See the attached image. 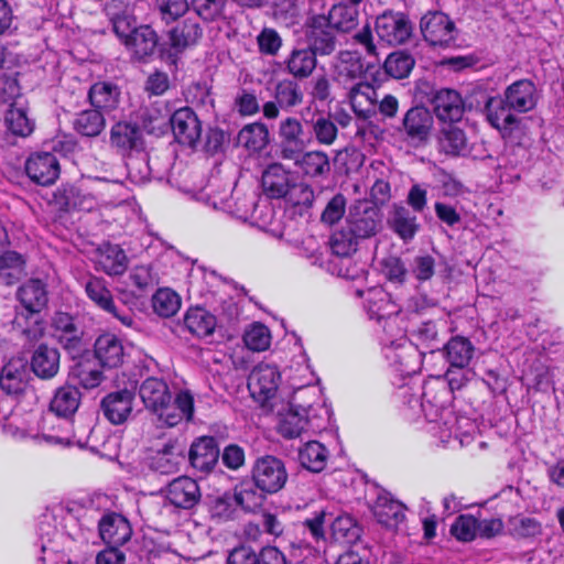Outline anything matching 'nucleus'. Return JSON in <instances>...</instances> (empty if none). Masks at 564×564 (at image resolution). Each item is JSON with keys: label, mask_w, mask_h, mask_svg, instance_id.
<instances>
[{"label": "nucleus", "mask_w": 564, "mask_h": 564, "mask_svg": "<svg viewBox=\"0 0 564 564\" xmlns=\"http://www.w3.org/2000/svg\"><path fill=\"white\" fill-rule=\"evenodd\" d=\"M538 99L535 84L522 78L507 86L502 95L489 96L485 89L475 90L469 107L482 110L488 123L505 141L516 142L524 135L527 128L519 115L533 110Z\"/></svg>", "instance_id": "nucleus-1"}, {"label": "nucleus", "mask_w": 564, "mask_h": 564, "mask_svg": "<svg viewBox=\"0 0 564 564\" xmlns=\"http://www.w3.org/2000/svg\"><path fill=\"white\" fill-rule=\"evenodd\" d=\"M434 129V118L429 108L422 105L409 108L402 118L398 132L414 148L426 145Z\"/></svg>", "instance_id": "nucleus-2"}, {"label": "nucleus", "mask_w": 564, "mask_h": 564, "mask_svg": "<svg viewBox=\"0 0 564 564\" xmlns=\"http://www.w3.org/2000/svg\"><path fill=\"white\" fill-rule=\"evenodd\" d=\"M250 475L257 487L270 495L280 492L289 479L284 462L269 454L256 458Z\"/></svg>", "instance_id": "nucleus-3"}, {"label": "nucleus", "mask_w": 564, "mask_h": 564, "mask_svg": "<svg viewBox=\"0 0 564 564\" xmlns=\"http://www.w3.org/2000/svg\"><path fill=\"white\" fill-rule=\"evenodd\" d=\"M306 46L318 57L333 55L339 44L338 33L330 26L324 14H313L304 23Z\"/></svg>", "instance_id": "nucleus-4"}, {"label": "nucleus", "mask_w": 564, "mask_h": 564, "mask_svg": "<svg viewBox=\"0 0 564 564\" xmlns=\"http://www.w3.org/2000/svg\"><path fill=\"white\" fill-rule=\"evenodd\" d=\"M304 101L301 85L292 78H283L274 85L273 100L263 104V117L268 120L278 119L280 111H291Z\"/></svg>", "instance_id": "nucleus-5"}, {"label": "nucleus", "mask_w": 564, "mask_h": 564, "mask_svg": "<svg viewBox=\"0 0 564 564\" xmlns=\"http://www.w3.org/2000/svg\"><path fill=\"white\" fill-rule=\"evenodd\" d=\"M422 36L434 47H448L456 40V25L444 12L429 11L420 21Z\"/></svg>", "instance_id": "nucleus-6"}, {"label": "nucleus", "mask_w": 564, "mask_h": 564, "mask_svg": "<svg viewBox=\"0 0 564 564\" xmlns=\"http://www.w3.org/2000/svg\"><path fill=\"white\" fill-rule=\"evenodd\" d=\"M195 400L188 390H180L175 397L171 394L161 409L152 414L161 425L174 427L183 421L191 422L194 416Z\"/></svg>", "instance_id": "nucleus-7"}, {"label": "nucleus", "mask_w": 564, "mask_h": 564, "mask_svg": "<svg viewBox=\"0 0 564 564\" xmlns=\"http://www.w3.org/2000/svg\"><path fill=\"white\" fill-rule=\"evenodd\" d=\"M175 141L191 149H196L202 138V121L188 106L176 109L169 118Z\"/></svg>", "instance_id": "nucleus-8"}, {"label": "nucleus", "mask_w": 564, "mask_h": 564, "mask_svg": "<svg viewBox=\"0 0 564 564\" xmlns=\"http://www.w3.org/2000/svg\"><path fill=\"white\" fill-rule=\"evenodd\" d=\"M380 40L390 45H401L409 41L413 26L408 14L393 10H386L377 17L375 24Z\"/></svg>", "instance_id": "nucleus-9"}, {"label": "nucleus", "mask_w": 564, "mask_h": 564, "mask_svg": "<svg viewBox=\"0 0 564 564\" xmlns=\"http://www.w3.org/2000/svg\"><path fill=\"white\" fill-rule=\"evenodd\" d=\"M85 293L87 297L101 311L117 318L124 326H132L133 317L128 311H120L113 300L112 293L108 288L107 281L102 276L90 274L85 282Z\"/></svg>", "instance_id": "nucleus-10"}, {"label": "nucleus", "mask_w": 564, "mask_h": 564, "mask_svg": "<svg viewBox=\"0 0 564 564\" xmlns=\"http://www.w3.org/2000/svg\"><path fill=\"white\" fill-rule=\"evenodd\" d=\"M280 381L281 373L276 366L259 364L248 377V389L251 397L264 405L275 397Z\"/></svg>", "instance_id": "nucleus-11"}, {"label": "nucleus", "mask_w": 564, "mask_h": 564, "mask_svg": "<svg viewBox=\"0 0 564 564\" xmlns=\"http://www.w3.org/2000/svg\"><path fill=\"white\" fill-rule=\"evenodd\" d=\"M109 143L122 156L142 152L145 144L141 127L127 120H119L111 126Z\"/></svg>", "instance_id": "nucleus-12"}, {"label": "nucleus", "mask_w": 564, "mask_h": 564, "mask_svg": "<svg viewBox=\"0 0 564 564\" xmlns=\"http://www.w3.org/2000/svg\"><path fill=\"white\" fill-rule=\"evenodd\" d=\"M278 137L279 158L295 159L300 151H304L310 142L305 139L304 126L296 117L289 116L279 122Z\"/></svg>", "instance_id": "nucleus-13"}, {"label": "nucleus", "mask_w": 564, "mask_h": 564, "mask_svg": "<svg viewBox=\"0 0 564 564\" xmlns=\"http://www.w3.org/2000/svg\"><path fill=\"white\" fill-rule=\"evenodd\" d=\"M478 89L479 88L473 89L466 100H464L460 94L455 89L442 88L435 91L431 104L438 120L448 123L460 121L466 107L470 110L473 109L469 107V98L473 93Z\"/></svg>", "instance_id": "nucleus-14"}, {"label": "nucleus", "mask_w": 564, "mask_h": 564, "mask_svg": "<svg viewBox=\"0 0 564 564\" xmlns=\"http://www.w3.org/2000/svg\"><path fill=\"white\" fill-rule=\"evenodd\" d=\"M52 336L68 352L79 354L83 350V329L77 325L73 315L66 312H55L51 321Z\"/></svg>", "instance_id": "nucleus-15"}, {"label": "nucleus", "mask_w": 564, "mask_h": 564, "mask_svg": "<svg viewBox=\"0 0 564 564\" xmlns=\"http://www.w3.org/2000/svg\"><path fill=\"white\" fill-rule=\"evenodd\" d=\"M24 170L29 178L41 186H50L61 174L58 159L51 152H34L25 161Z\"/></svg>", "instance_id": "nucleus-16"}, {"label": "nucleus", "mask_w": 564, "mask_h": 564, "mask_svg": "<svg viewBox=\"0 0 564 564\" xmlns=\"http://www.w3.org/2000/svg\"><path fill=\"white\" fill-rule=\"evenodd\" d=\"M98 534L106 545L121 547L131 540L133 530L123 514L107 511L98 521Z\"/></svg>", "instance_id": "nucleus-17"}, {"label": "nucleus", "mask_w": 564, "mask_h": 564, "mask_svg": "<svg viewBox=\"0 0 564 564\" xmlns=\"http://www.w3.org/2000/svg\"><path fill=\"white\" fill-rule=\"evenodd\" d=\"M296 174L280 162L270 163L262 172L261 187L270 199H282L292 188Z\"/></svg>", "instance_id": "nucleus-18"}, {"label": "nucleus", "mask_w": 564, "mask_h": 564, "mask_svg": "<svg viewBox=\"0 0 564 564\" xmlns=\"http://www.w3.org/2000/svg\"><path fill=\"white\" fill-rule=\"evenodd\" d=\"M135 393L127 388L107 393L100 402L102 414L113 425L127 422L133 410Z\"/></svg>", "instance_id": "nucleus-19"}, {"label": "nucleus", "mask_w": 564, "mask_h": 564, "mask_svg": "<svg viewBox=\"0 0 564 564\" xmlns=\"http://www.w3.org/2000/svg\"><path fill=\"white\" fill-rule=\"evenodd\" d=\"M166 499L177 509L192 510L202 499L199 485L191 477L180 476L167 485Z\"/></svg>", "instance_id": "nucleus-20"}, {"label": "nucleus", "mask_w": 564, "mask_h": 564, "mask_svg": "<svg viewBox=\"0 0 564 564\" xmlns=\"http://www.w3.org/2000/svg\"><path fill=\"white\" fill-rule=\"evenodd\" d=\"M284 160L294 162L303 177L313 182L326 181L332 171L329 156L322 150L300 151L295 159Z\"/></svg>", "instance_id": "nucleus-21"}, {"label": "nucleus", "mask_w": 564, "mask_h": 564, "mask_svg": "<svg viewBox=\"0 0 564 564\" xmlns=\"http://www.w3.org/2000/svg\"><path fill=\"white\" fill-rule=\"evenodd\" d=\"M381 213L375 206H356L349 212L345 225L360 240L371 238L377 235L381 227Z\"/></svg>", "instance_id": "nucleus-22"}, {"label": "nucleus", "mask_w": 564, "mask_h": 564, "mask_svg": "<svg viewBox=\"0 0 564 564\" xmlns=\"http://www.w3.org/2000/svg\"><path fill=\"white\" fill-rule=\"evenodd\" d=\"M128 264V256L119 245L105 241L95 250V269L109 276L122 275Z\"/></svg>", "instance_id": "nucleus-23"}, {"label": "nucleus", "mask_w": 564, "mask_h": 564, "mask_svg": "<svg viewBox=\"0 0 564 564\" xmlns=\"http://www.w3.org/2000/svg\"><path fill=\"white\" fill-rule=\"evenodd\" d=\"M17 299L26 312L21 317L39 315L48 303L47 285L41 279H30L18 289Z\"/></svg>", "instance_id": "nucleus-24"}, {"label": "nucleus", "mask_w": 564, "mask_h": 564, "mask_svg": "<svg viewBox=\"0 0 564 564\" xmlns=\"http://www.w3.org/2000/svg\"><path fill=\"white\" fill-rule=\"evenodd\" d=\"M61 368V352L46 343L35 347L30 357V369L41 380H51L56 377Z\"/></svg>", "instance_id": "nucleus-25"}, {"label": "nucleus", "mask_w": 564, "mask_h": 564, "mask_svg": "<svg viewBox=\"0 0 564 564\" xmlns=\"http://www.w3.org/2000/svg\"><path fill=\"white\" fill-rule=\"evenodd\" d=\"M219 455L217 440L214 436H200L192 443L188 459L193 468L209 473L217 465Z\"/></svg>", "instance_id": "nucleus-26"}, {"label": "nucleus", "mask_w": 564, "mask_h": 564, "mask_svg": "<svg viewBox=\"0 0 564 564\" xmlns=\"http://www.w3.org/2000/svg\"><path fill=\"white\" fill-rule=\"evenodd\" d=\"M159 35L149 24H139L131 37L124 42V47L132 57L139 62L147 63L159 48Z\"/></svg>", "instance_id": "nucleus-27"}, {"label": "nucleus", "mask_w": 564, "mask_h": 564, "mask_svg": "<svg viewBox=\"0 0 564 564\" xmlns=\"http://www.w3.org/2000/svg\"><path fill=\"white\" fill-rule=\"evenodd\" d=\"M28 386L26 362L21 358H11L0 371V389L10 397L24 394Z\"/></svg>", "instance_id": "nucleus-28"}, {"label": "nucleus", "mask_w": 564, "mask_h": 564, "mask_svg": "<svg viewBox=\"0 0 564 564\" xmlns=\"http://www.w3.org/2000/svg\"><path fill=\"white\" fill-rule=\"evenodd\" d=\"M94 355L101 367L117 368L123 364V343L117 335L104 333L95 340Z\"/></svg>", "instance_id": "nucleus-29"}, {"label": "nucleus", "mask_w": 564, "mask_h": 564, "mask_svg": "<svg viewBox=\"0 0 564 564\" xmlns=\"http://www.w3.org/2000/svg\"><path fill=\"white\" fill-rule=\"evenodd\" d=\"M184 454V447L176 440H170L149 457V468L162 475L176 473Z\"/></svg>", "instance_id": "nucleus-30"}, {"label": "nucleus", "mask_w": 564, "mask_h": 564, "mask_svg": "<svg viewBox=\"0 0 564 564\" xmlns=\"http://www.w3.org/2000/svg\"><path fill=\"white\" fill-rule=\"evenodd\" d=\"M372 513L381 525L393 529L404 521L405 506L384 491L373 502Z\"/></svg>", "instance_id": "nucleus-31"}, {"label": "nucleus", "mask_w": 564, "mask_h": 564, "mask_svg": "<svg viewBox=\"0 0 564 564\" xmlns=\"http://www.w3.org/2000/svg\"><path fill=\"white\" fill-rule=\"evenodd\" d=\"M120 88L107 80L94 83L88 90L87 98L90 106L102 113L116 110L120 102Z\"/></svg>", "instance_id": "nucleus-32"}, {"label": "nucleus", "mask_w": 564, "mask_h": 564, "mask_svg": "<svg viewBox=\"0 0 564 564\" xmlns=\"http://www.w3.org/2000/svg\"><path fill=\"white\" fill-rule=\"evenodd\" d=\"M82 401V393L77 387L65 383L58 387L50 401L48 409L58 417L72 419L77 412Z\"/></svg>", "instance_id": "nucleus-33"}, {"label": "nucleus", "mask_w": 564, "mask_h": 564, "mask_svg": "<svg viewBox=\"0 0 564 564\" xmlns=\"http://www.w3.org/2000/svg\"><path fill=\"white\" fill-rule=\"evenodd\" d=\"M139 397L145 408L151 414L161 409L164 401L172 394L167 382L158 377H148L144 379L138 390Z\"/></svg>", "instance_id": "nucleus-34"}, {"label": "nucleus", "mask_w": 564, "mask_h": 564, "mask_svg": "<svg viewBox=\"0 0 564 564\" xmlns=\"http://www.w3.org/2000/svg\"><path fill=\"white\" fill-rule=\"evenodd\" d=\"M86 200L87 197L79 187L73 184H62L53 192L48 203L59 215H64L73 210L85 209Z\"/></svg>", "instance_id": "nucleus-35"}, {"label": "nucleus", "mask_w": 564, "mask_h": 564, "mask_svg": "<svg viewBox=\"0 0 564 564\" xmlns=\"http://www.w3.org/2000/svg\"><path fill=\"white\" fill-rule=\"evenodd\" d=\"M185 328L197 338H206L215 333L217 318L202 306L189 307L184 315Z\"/></svg>", "instance_id": "nucleus-36"}, {"label": "nucleus", "mask_w": 564, "mask_h": 564, "mask_svg": "<svg viewBox=\"0 0 564 564\" xmlns=\"http://www.w3.org/2000/svg\"><path fill=\"white\" fill-rule=\"evenodd\" d=\"M203 35V29L196 19L186 18L169 31L170 45L176 52L197 44Z\"/></svg>", "instance_id": "nucleus-37"}, {"label": "nucleus", "mask_w": 564, "mask_h": 564, "mask_svg": "<svg viewBox=\"0 0 564 564\" xmlns=\"http://www.w3.org/2000/svg\"><path fill=\"white\" fill-rule=\"evenodd\" d=\"M73 130L83 138L94 139L106 129L105 113L95 108L77 112L72 121Z\"/></svg>", "instance_id": "nucleus-38"}, {"label": "nucleus", "mask_w": 564, "mask_h": 564, "mask_svg": "<svg viewBox=\"0 0 564 564\" xmlns=\"http://www.w3.org/2000/svg\"><path fill=\"white\" fill-rule=\"evenodd\" d=\"M390 229L404 242L411 241L420 230V224L414 214L406 207L394 205L388 219Z\"/></svg>", "instance_id": "nucleus-39"}, {"label": "nucleus", "mask_w": 564, "mask_h": 564, "mask_svg": "<svg viewBox=\"0 0 564 564\" xmlns=\"http://www.w3.org/2000/svg\"><path fill=\"white\" fill-rule=\"evenodd\" d=\"M443 350L449 366L467 368L474 357L475 346L469 338L457 335L444 345Z\"/></svg>", "instance_id": "nucleus-40"}, {"label": "nucleus", "mask_w": 564, "mask_h": 564, "mask_svg": "<svg viewBox=\"0 0 564 564\" xmlns=\"http://www.w3.org/2000/svg\"><path fill=\"white\" fill-rule=\"evenodd\" d=\"M26 275V260L23 254L7 250L0 254V283L13 285Z\"/></svg>", "instance_id": "nucleus-41"}, {"label": "nucleus", "mask_w": 564, "mask_h": 564, "mask_svg": "<svg viewBox=\"0 0 564 564\" xmlns=\"http://www.w3.org/2000/svg\"><path fill=\"white\" fill-rule=\"evenodd\" d=\"M317 57L307 46L294 48L285 61V68L293 79L308 78L316 68Z\"/></svg>", "instance_id": "nucleus-42"}, {"label": "nucleus", "mask_w": 564, "mask_h": 564, "mask_svg": "<svg viewBox=\"0 0 564 564\" xmlns=\"http://www.w3.org/2000/svg\"><path fill=\"white\" fill-rule=\"evenodd\" d=\"M328 459V448L318 441H308L299 449V462L308 471H323L327 466Z\"/></svg>", "instance_id": "nucleus-43"}, {"label": "nucleus", "mask_w": 564, "mask_h": 564, "mask_svg": "<svg viewBox=\"0 0 564 564\" xmlns=\"http://www.w3.org/2000/svg\"><path fill=\"white\" fill-rule=\"evenodd\" d=\"M4 122L7 129L17 137L26 138L35 129V120L29 116V109L18 104H12L6 112Z\"/></svg>", "instance_id": "nucleus-44"}, {"label": "nucleus", "mask_w": 564, "mask_h": 564, "mask_svg": "<svg viewBox=\"0 0 564 564\" xmlns=\"http://www.w3.org/2000/svg\"><path fill=\"white\" fill-rule=\"evenodd\" d=\"M358 10L352 6L343 3L334 4L327 14H324L326 22L339 34L349 33L358 25Z\"/></svg>", "instance_id": "nucleus-45"}, {"label": "nucleus", "mask_w": 564, "mask_h": 564, "mask_svg": "<svg viewBox=\"0 0 564 564\" xmlns=\"http://www.w3.org/2000/svg\"><path fill=\"white\" fill-rule=\"evenodd\" d=\"M311 135L319 145L332 147L338 139V127L333 113L318 112L311 120Z\"/></svg>", "instance_id": "nucleus-46"}, {"label": "nucleus", "mask_w": 564, "mask_h": 564, "mask_svg": "<svg viewBox=\"0 0 564 564\" xmlns=\"http://www.w3.org/2000/svg\"><path fill=\"white\" fill-rule=\"evenodd\" d=\"M237 141L249 151L261 152L270 142V132L262 122L248 123L239 131Z\"/></svg>", "instance_id": "nucleus-47"}, {"label": "nucleus", "mask_w": 564, "mask_h": 564, "mask_svg": "<svg viewBox=\"0 0 564 564\" xmlns=\"http://www.w3.org/2000/svg\"><path fill=\"white\" fill-rule=\"evenodd\" d=\"M438 147L447 155L458 156L467 150V138L463 129L448 123L440 130Z\"/></svg>", "instance_id": "nucleus-48"}, {"label": "nucleus", "mask_w": 564, "mask_h": 564, "mask_svg": "<svg viewBox=\"0 0 564 564\" xmlns=\"http://www.w3.org/2000/svg\"><path fill=\"white\" fill-rule=\"evenodd\" d=\"M330 530L333 539L341 544L356 543L362 533L357 520L347 513L336 517L332 522Z\"/></svg>", "instance_id": "nucleus-49"}, {"label": "nucleus", "mask_w": 564, "mask_h": 564, "mask_svg": "<svg viewBox=\"0 0 564 564\" xmlns=\"http://www.w3.org/2000/svg\"><path fill=\"white\" fill-rule=\"evenodd\" d=\"M235 496L238 506H240L245 511L256 512L262 508L268 496L271 495L269 492H263V490L258 488L257 484L251 480L243 481L239 487H236Z\"/></svg>", "instance_id": "nucleus-50"}, {"label": "nucleus", "mask_w": 564, "mask_h": 564, "mask_svg": "<svg viewBox=\"0 0 564 564\" xmlns=\"http://www.w3.org/2000/svg\"><path fill=\"white\" fill-rule=\"evenodd\" d=\"M415 65V59L411 53L403 50H398L390 53L384 62L383 69L384 73L394 79H404L409 77L413 67Z\"/></svg>", "instance_id": "nucleus-51"}, {"label": "nucleus", "mask_w": 564, "mask_h": 564, "mask_svg": "<svg viewBox=\"0 0 564 564\" xmlns=\"http://www.w3.org/2000/svg\"><path fill=\"white\" fill-rule=\"evenodd\" d=\"M360 239L346 226L335 230L329 237L332 253L338 258H349L358 250Z\"/></svg>", "instance_id": "nucleus-52"}, {"label": "nucleus", "mask_w": 564, "mask_h": 564, "mask_svg": "<svg viewBox=\"0 0 564 564\" xmlns=\"http://www.w3.org/2000/svg\"><path fill=\"white\" fill-rule=\"evenodd\" d=\"M181 303L180 295L169 288L156 290L152 296V307L162 317L175 315L181 307Z\"/></svg>", "instance_id": "nucleus-53"}, {"label": "nucleus", "mask_w": 564, "mask_h": 564, "mask_svg": "<svg viewBox=\"0 0 564 564\" xmlns=\"http://www.w3.org/2000/svg\"><path fill=\"white\" fill-rule=\"evenodd\" d=\"M308 419L297 411H288L282 415L278 426V433L286 440L297 438L306 431Z\"/></svg>", "instance_id": "nucleus-54"}, {"label": "nucleus", "mask_w": 564, "mask_h": 564, "mask_svg": "<svg viewBox=\"0 0 564 564\" xmlns=\"http://www.w3.org/2000/svg\"><path fill=\"white\" fill-rule=\"evenodd\" d=\"M423 402L435 408L437 411L445 409L454 399L451 390L447 389L442 380L427 382L423 387Z\"/></svg>", "instance_id": "nucleus-55"}, {"label": "nucleus", "mask_w": 564, "mask_h": 564, "mask_svg": "<svg viewBox=\"0 0 564 564\" xmlns=\"http://www.w3.org/2000/svg\"><path fill=\"white\" fill-rule=\"evenodd\" d=\"M238 502L235 492H224L210 500L209 513L217 521H228L234 519Z\"/></svg>", "instance_id": "nucleus-56"}, {"label": "nucleus", "mask_w": 564, "mask_h": 564, "mask_svg": "<svg viewBox=\"0 0 564 564\" xmlns=\"http://www.w3.org/2000/svg\"><path fill=\"white\" fill-rule=\"evenodd\" d=\"M291 187L292 188L289 189L286 196L282 199L293 207H303L308 209L313 206L315 194L312 185L304 181H299V177L296 176Z\"/></svg>", "instance_id": "nucleus-57"}, {"label": "nucleus", "mask_w": 564, "mask_h": 564, "mask_svg": "<svg viewBox=\"0 0 564 564\" xmlns=\"http://www.w3.org/2000/svg\"><path fill=\"white\" fill-rule=\"evenodd\" d=\"M129 279L140 295L149 293L160 282L159 275L150 264L135 265L130 272Z\"/></svg>", "instance_id": "nucleus-58"}, {"label": "nucleus", "mask_w": 564, "mask_h": 564, "mask_svg": "<svg viewBox=\"0 0 564 564\" xmlns=\"http://www.w3.org/2000/svg\"><path fill=\"white\" fill-rule=\"evenodd\" d=\"M246 347L252 351H264L270 347L271 335L269 328L261 323H253L243 334Z\"/></svg>", "instance_id": "nucleus-59"}, {"label": "nucleus", "mask_w": 564, "mask_h": 564, "mask_svg": "<svg viewBox=\"0 0 564 564\" xmlns=\"http://www.w3.org/2000/svg\"><path fill=\"white\" fill-rule=\"evenodd\" d=\"M73 378L79 386L89 390L97 388L104 380V373L89 362H78L72 370Z\"/></svg>", "instance_id": "nucleus-60"}, {"label": "nucleus", "mask_w": 564, "mask_h": 564, "mask_svg": "<svg viewBox=\"0 0 564 564\" xmlns=\"http://www.w3.org/2000/svg\"><path fill=\"white\" fill-rule=\"evenodd\" d=\"M478 520L471 514H460L451 525V534L460 542H471L476 539Z\"/></svg>", "instance_id": "nucleus-61"}, {"label": "nucleus", "mask_w": 564, "mask_h": 564, "mask_svg": "<svg viewBox=\"0 0 564 564\" xmlns=\"http://www.w3.org/2000/svg\"><path fill=\"white\" fill-rule=\"evenodd\" d=\"M381 269L386 279L398 285H402L406 281L408 269L400 257L388 256L381 260Z\"/></svg>", "instance_id": "nucleus-62"}, {"label": "nucleus", "mask_w": 564, "mask_h": 564, "mask_svg": "<svg viewBox=\"0 0 564 564\" xmlns=\"http://www.w3.org/2000/svg\"><path fill=\"white\" fill-rule=\"evenodd\" d=\"M155 8L165 23L175 22L183 17L189 8V0H155Z\"/></svg>", "instance_id": "nucleus-63"}, {"label": "nucleus", "mask_w": 564, "mask_h": 564, "mask_svg": "<svg viewBox=\"0 0 564 564\" xmlns=\"http://www.w3.org/2000/svg\"><path fill=\"white\" fill-rule=\"evenodd\" d=\"M337 69L338 76L344 80L359 79L365 73L361 58L348 52L340 54V62Z\"/></svg>", "instance_id": "nucleus-64"}]
</instances>
